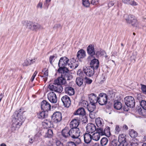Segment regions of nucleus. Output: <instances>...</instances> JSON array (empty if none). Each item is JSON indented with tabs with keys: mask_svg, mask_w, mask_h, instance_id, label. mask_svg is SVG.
Masks as SVG:
<instances>
[{
	"mask_svg": "<svg viewBox=\"0 0 146 146\" xmlns=\"http://www.w3.org/2000/svg\"><path fill=\"white\" fill-rule=\"evenodd\" d=\"M88 98L90 104H96L98 102V97L94 93L89 94L88 95Z\"/></svg>",
	"mask_w": 146,
	"mask_h": 146,
	"instance_id": "nucleus-16",
	"label": "nucleus"
},
{
	"mask_svg": "<svg viewBox=\"0 0 146 146\" xmlns=\"http://www.w3.org/2000/svg\"><path fill=\"white\" fill-rule=\"evenodd\" d=\"M47 97L51 103H55L57 100L56 94L53 92L49 93L47 95Z\"/></svg>",
	"mask_w": 146,
	"mask_h": 146,
	"instance_id": "nucleus-14",
	"label": "nucleus"
},
{
	"mask_svg": "<svg viewBox=\"0 0 146 146\" xmlns=\"http://www.w3.org/2000/svg\"><path fill=\"white\" fill-rule=\"evenodd\" d=\"M114 108L116 110H119V100L118 98L117 100H114Z\"/></svg>",
	"mask_w": 146,
	"mask_h": 146,
	"instance_id": "nucleus-42",
	"label": "nucleus"
},
{
	"mask_svg": "<svg viewBox=\"0 0 146 146\" xmlns=\"http://www.w3.org/2000/svg\"><path fill=\"white\" fill-rule=\"evenodd\" d=\"M61 100L65 107H69L70 105L71 100L68 96L67 95L63 96L61 98Z\"/></svg>",
	"mask_w": 146,
	"mask_h": 146,
	"instance_id": "nucleus-15",
	"label": "nucleus"
},
{
	"mask_svg": "<svg viewBox=\"0 0 146 146\" xmlns=\"http://www.w3.org/2000/svg\"><path fill=\"white\" fill-rule=\"evenodd\" d=\"M119 146H127L126 135L124 134L119 135Z\"/></svg>",
	"mask_w": 146,
	"mask_h": 146,
	"instance_id": "nucleus-11",
	"label": "nucleus"
},
{
	"mask_svg": "<svg viewBox=\"0 0 146 146\" xmlns=\"http://www.w3.org/2000/svg\"><path fill=\"white\" fill-rule=\"evenodd\" d=\"M56 84L55 83L54 84H50L48 86L49 89L51 91H54L56 92Z\"/></svg>",
	"mask_w": 146,
	"mask_h": 146,
	"instance_id": "nucleus-38",
	"label": "nucleus"
},
{
	"mask_svg": "<svg viewBox=\"0 0 146 146\" xmlns=\"http://www.w3.org/2000/svg\"><path fill=\"white\" fill-rule=\"evenodd\" d=\"M99 61L96 59H94L92 60L90 63V67L93 68L94 70L97 69L99 66Z\"/></svg>",
	"mask_w": 146,
	"mask_h": 146,
	"instance_id": "nucleus-18",
	"label": "nucleus"
},
{
	"mask_svg": "<svg viewBox=\"0 0 146 146\" xmlns=\"http://www.w3.org/2000/svg\"><path fill=\"white\" fill-rule=\"evenodd\" d=\"M56 143L57 146H64L63 143L60 141L58 140L56 141Z\"/></svg>",
	"mask_w": 146,
	"mask_h": 146,
	"instance_id": "nucleus-54",
	"label": "nucleus"
},
{
	"mask_svg": "<svg viewBox=\"0 0 146 146\" xmlns=\"http://www.w3.org/2000/svg\"><path fill=\"white\" fill-rule=\"evenodd\" d=\"M94 70L93 68L90 66L84 67L83 71L85 74L87 76L91 77L94 73Z\"/></svg>",
	"mask_w": 146,
	"mask_h": 146,
	"instance_id": "nucleus-8",
	"label": "nucleus"
},
{
	"mask_svg": "<svg viewBox=\"0 0 146 146\" xmlns=\"http://www.w3.org/2000/svg\"><path fill=\"white\" fill-rule=\"evenodd\" d=\"M141 89L143 93L146 94V86L144 85H142Z\"/></svg>",
	"mask_w": 146,
	"mask_h": 146,
	"instance_id": "nucleus-49",
	"label": "nucleus"
},
{
	"mask_svg": "<svg viewBox=\"0 0 146 146\" xmlns=\"http://www.w3.org/2000/svg\"><path fill=\"white\" fill-rule=\"evenodd\" d=\"M124 19L127 24H131L133 27H137L139 25V23L137 18L132 14H125L124 16Z\"/></svg>",
	"mask_w": 146,
	"mask_h": 146,
	"instance_id": "nucleus-2",
	"label": "nucleus"
},
{
	"mask_svg": "<svg viewBox=\"0 0 146 146\" xmlns=\"http://www.w3.org/2000/svg\"><path fill=\"white\" fill-rule=\"evenodd\" d=\"M139 102L142 108L144 110H146V101L143 100L141 101V100H139Z\"/></svg>",
	"mask_w": 146,
	"mask_h": 146,
	"instance_id": "nucleus-40",
	"label": "nucleus"
},
{
	"mask_svg": "<svg viewBox=\"0 0 146 146\" xmlns=\"http://www.w3.org/2000/svg\"><path fill=\"white\" fill-rule=\"evenodd\" d=\"M68 70V68H66L62 69L59 71L58 70L57 71L59 73H61V76L66 80V79L67 80L69 79V73Z\"/></svg>",
	"mask_w": 146,
	"mask_h": 146,
	"instance_id": "nucleus-12",
	"label": "nucleus"
},
{
	"mask_svg": "<svg viewBox=\"0 0 146 146\" xmlns=\"http://www.w3.org/2000/svg\"><path fill=\"white\" fill-rule=\"evenodd\" d=\"M100 130H101V136L105 135L108 137L110 135V129L109 127H106L104 130L103 128Z\"/></svg>",
	"mask_w": 146,
	"mask_h": 146,
	"instance_id": "nucleus-25",
	"label": "nucleus"
},
{
	"mask_svg": "<svg viewBox=\"0 0 146 146\" xmlns=\"http://www.w3.org/2000/svg\"><path fill=\"white\" fill-rule=\"evenodd\" d=\"M129 4L133 6H136L137 5V3L136 2H135L134 0L131 1V0H130V1Z\"/></svg>",
	"mask_w": 146,
	"mask_h": 146,
	"instance_id": "nucleus-52",
	"label": "nucleus"
},
{
	"mask_svg": "<svg viewBox=\"0 0 146 146\" xmlns=\"http://www.w3.org/2000/svg\"><path fill=\"white\" fill-rule=\"evenodd\" d=\"M53 134L52 131L51 129L48 130L47 132L44 136L45 137H51Z\"/></svg>",
	"mask_w": 146,
	"mask_h": 146,
	"instance_id": "nucleus-36",
	"label": "nucleus"
},
{
	"mask_svg": "<svg viewBox=\"0 0 146 146\" xmlns=\"http://www.w3.org/2000/svg\"><path fill=\"white\" fill-rule=\"evenodd\" d=\"M79 120L78 119H74L70 122V127L73 128H78L77 127L79 125Z\"/></svg>",
	"mask_w": 146,
	"mask_h": 146,
	"instance_id": "nucleus-20",
	"label": "nucleus"
},
{
	"mask_svg": "<svg viewBox=\"0 0 146 146\" xmlns=\"http://www.w3.org/2000/svg\"><path fill=\"white\" fill-rule=\"evenodd\" d=\"M69 59L66 56L61 57L59 60L58 66L59 68L58 69L60 71L61 69L64 68H67L66 66H68Z\"/></svg>",
	"mask_w": 146,
	"mask_h": 146,
	"instance_id": "nucleus-3",
	"label": "nucleus"
},
{
	"mask_svg": "<svg viewBox=\"0 0 146 146\" xmlns=\"http://www.w3.org/2000/svg\"><path fill=\"white\" fill-rule=\"evenodd\" d=\"M102 119H100V118H97L96 119V123L98 128L97 129H101L103 128V127L104 125V123L102 122Z\"/></svg>",
	"mask_w": 146,
	"mask_h": 146,
	"instance_id": "nucleus-27",
	"label": "nucleus"
},
{
	"mask_svg": "<svg viewBox=\"0 0 146 146\" xmlns=\"http://www.w3.org/2000/svg\"><path fill=\"white\" fill-rule=\"evenodd\" d=\"M23 65V66H27L29 65V63L28 59L25 60L24 62L22 64Z\"/></svg>",
	"mask_w": 146,
	"mask_h": 146,
	"instance_id": "nucleus-50",
	"label": "nucleus"
},
{
	"mask_svg": "<svg viewBox=\"0 0 146 146\" xmlns=\"http://www.w3.org/2000/svg\"><path fill=\"white\" fill-rule=\"evenodd\" d=\"M67 146H76V145L74 142L70 141L68 143Z\"/></svg>",
	"mask_w": 146,
	"mask_h": 146,
	"instance_id": "nucleus-51",
	"label": "nucleus"
},
{
	"mask_svg": "<svg viewBox=\"0 0 146 146\" xmlns=\"http://www.w3.org/2000/svg\"><path fill=\"white\" fill-rule=\"evenodd\" d=\"M54 83L58 85L65 84L66 83V80L62 76L59 77L57 79L55 80L54 81Z\"/></svg>",
	"mask_w": 146,
	"mask_h": 146,
	"instance_id": "nucleus-26",
	"label": "nucleus"
},
{
	"mask_svg": "<svg viewBox=\"0 0 146 146\" xmlns=\"http://www.w3.org/2000/svg\"><path fill=\"white\" fill-rule=\"evenodd\" d=\"M96 104H90V103L88 105L87 108L88 111L90 112V117L93 118L92 112L96 108Z\"/></svg>",
	"mask_w": 146,
	"mask_h": 146,
	"instance_id": "nucleus-23",
	"label": "nucleus"
},
{
	"mask_svg": "<svg viewBox=\"0 0 146 146\" xmlns=\"http://www.w3.org/2000/svg\"><path fill=\"white\" fill-rule=\"evenodd\" d=\"M43 29V27L37 23H33L31 30L34 31L38 29Z\"/></svg>",
	"mask_w": 146,
	"mask_h": 146,
	"instance_id": "nucleus-32",
	"label": "nucleus"
},
{
	"mask_svg": "<svg viewBox=\"0 0 146 146\" xmlns=\"http://www.w3.org/2000/svg\"><path fill=\"white\" fill-rule=\"evenodd\" d=\"M84 142L88 144L92 139V135L89 133H86L84 134Z\"/></svg>",
	"mask_w": 146,
	"mask_h": 146,
	"instance_id": "nucleus-22",
	"label": "nucleus"
},
{
	"mask_svg": "<svg viewBox=\"0 0 146 146\" xmlns=\"http://www.w3.org/2000/svg\"><path fill=\"white\" fill-rule=\"evenodd\" d=\"M86 112L84 109L82 108H79L74 113L75 115H84L85 114Z\"/></svg>",
	"mask_w": 146,
	"mask_h": 146,
	"instance_id": "nucleus-30",
	"label": "nucleus"
},
{
	"mask_svg": "<svg viewBox=\"0 0 146 146\" xmlns=\"http://www.w3.org/2000/svg\"><path fill=\"white\" fill-rule=\"evenodd\" d=\"M88 104H89L87 101L86 100H84L82 101L80 104V105L81 106H83L85 108H87Z\"/></svg>",
	"mask_w": 146,
	"mask_h": 146,
	"instance_id": "nucleus-43",
	"label": "nucleus"
},
{
	"mask_svg": "<svg viewBox=\"0 0 146 146\" xmlns=\"http://www.w3.org/2000/svg\"><path fill=\"white\" fill-rule=\"evenodd\" d=\"M37 73V72L36 71L34 72L30 80L31 82L33 81Z\"/></svg>",
	"mask_w": 146,
	"mask_h": 146,
	"instance_id": "nucleus-56",
	"label": "nucleus"
},
{
	"mask_svg": "<svg viewBox=\"0 0 146 146\" xmlns=\"http://www.w3.org/2000/svg\"><path fill=\"white\" fill-rule=\"evenodd\" d=\"M86 82L87 84H90L92 83V80L91 79H86Z\"/></svg>",
	"mask_w": 146,
	"mask_h": 146,
	"instance_id": "nucleus-64",
	"label": "nucleus"
},
{
	"mask_svg": "<svg viewBox=\"0 0 146 146\" xmlns=\"http://www.w3.org/2000/svg\"><path fill=\"white\" fill-rule=\"evenodd\" d=\"M41 107L42 110L47 112L50 109L51 106L46 101L43 100L41 103Z\"/></svg>",
	"mask_w": 146,
	"mask_h": 146,
	"instance_id": "nucleus-13",
	"label": "nucleus"
},
{
	"mask_svg": "<svg viewBox=\"0 0 146 146\" xmlns=\"http://www.w3.org/2000/svg\"><path fill=\"white\" fill-rule=\"evenodd\" d=\"M83 5L86 7H89L90 3L88 0H82Z\"/></svg>",
	"mask_w": 146,
	"mask_h": 146,
	"instance_id": "nucleus-44",
	"label": "nucleus"
},
{
	"mask_svg": "<svg viewBox=\"0 0 146 146\" xmlns=\"http://www.w3.org/2000/svg\"><path fill=\"white\" fill-rule=\"evenodd\" d=\"M86 131L89 133H92L94 132L96 130L97 128H96V125L94 124L89 123L87 124L86 127Z\"/></svg>",
	"mask_w": 146,
	"mask_h": 146,
	"instance_id": "nucleus-10",
	"label": "nucleus"
},
{
	"mask_svg": "<svg viewBox=\"0 0 146 146\" xmlns=\"http://www.w3.org/2000/svg\"><path fill=\"white\" fill-rule=\"evenodd\" d=\"M115 133L117 134L119 133V126L118 125L116 126L115 130Z\"/></svg>",
	"mask_w": 146,
	"mask_h": 146,
	"instance_id": "nucleus-62",
	"label": "nucleus"
},
{
	"mask_svg": "<svg viewBox=\"0 0 146 146\" xmlns=\"http://www.w3.org/2000/svg\"><path fill=\"white\" fill-rule=\"evenodd\" d=\"M56 58V54L51 56L49 58V62L51 64H52V61L54 58Z\"/></svg>",
	"mask_w": 146,
	"mask_h": 146,
	"instance_id": "nucleus-47",
	"label": "nucleus"
},
{
	"mask_svg": "<svg viewBox=\"0 0 146 146\" xmlns=\"http://www.w3.org/2000/svg\"><path fill=\"white\" fill-rule=\"evenodd\" d=\"M61 133L62 137L61 138V140L64 141V142L66 141V139L70 137V129L66 127L62 130Z\"/></svg>",
	"mask_w": 146,
	"mask_h": 146,
	"instance_id": "nucleus-6",
	"label": "nucleus"
},
{
	"mask_svg": "<svg viewBox=\"0 0 146 146\" xmlns=\"http://www.w3.org/2000/svg\"><path fill=\"white\" fill-rule=\"evenodd\" d=\"M62 113L59 111L54 112L52 116L53 121L55 123L60 122L62 119Z\"/></svg>",
	"mask_w": 146,
	"mask_h": 146,
	"instance_id": "nucleus-7",
	"label": "nucleus"
},
{
	"mask_svg": "<svg viewBox=\"0 0 146 146\" xmlns=\"http://www.w3.org/2000/svg\"><path fill=\"white\" fill-rule=\"evenodd\" d=\"M101 130L100 129H96V132L94 133L92 135V139L96 141L99 140L101 135Z\"/></svg>",
	"mask_w": 146,
	"mask_h": 146,
	"instance_id": "nucleus-21",
	"label": "nucleus"
},
{
	"mask_svg": "<svg viewBox=\"0 0 146 146\" xmlns=\"http://www.w3.org/2000/svg\"><path fill=\"white\" fill-rule=\"evenodd\" d=\"M20 110L16 111L13 114V118L12 120L13 123L11 127L12 131H15L17 128H19L24 121L25 117L23 115L24 111L21 112Z\"/></svg>",
	"mask_w": 146,
	"mask_h": 146,
	"instance_id": "nucleus-1",
	"label": "nucleus"
},
{
	"mask_svg": "<svg viewBox=\"0 0 146 146\" xmlns=\"http://www.w3.org/2000/svg\"><path fill=\"white\" fill-rule=\"evenodd\" d=\"M68 66L72 69L76 68L78 66V62L74 58L70 59L69 60Z\"/></svg>",
	"mask_w": 146,
	"mask_h": 146,
	"instance_id": "nucleus-17",
	"label": "nucleus"
},
{
	"mask_svg": "<svg viewBox=\"0 0 146 146\" xmlns=\"http://www.w3.org/2000/svg\"><path fill=\"white\" fill-rule=\"evenodd\" d=\"M70 137L72 138L75 137H79L80 131L79 128H71L70 129Z\"/></svg>",
	"mask_w": 146,
	"mask_h": 146,
	"instance_id": "nucleus-9",
	"label": "nucleus"
},
{
	"mask_svg": "<svg viewBox=\"0 0 146 146\" xmlns=\"http://www.w3.org/2000/svg\"><path fill=\"white\" fill-rule=\"evenodd\" d=\"M98 3V0H92L91 1V3L93 5H96Z\"/></svg>",
	"mask_w": 146,
	"mask_h": 146,
	"instance_id": "nucleus-58",
	"label": "nucleus"
},
{
	"mask_svg": "<svg viewBox=\"0 0 146 146\" xmlns=\"http://www.w3.org/2000/svg\"><path fill=\"white\" fill-rule=\"evenodd\" d=\"M46 111H43L40 112L39 113H37L38 117L39 118L41 119L46 117L47 115V114H46Z\"/></svg>",
	"mask_w": 146,
	"mask_h": 146,
	"instance_id": "nucleus-31",
	"label": "nucleus"
},
{
	"mask_svg": "<svg viewBox=\"0 0 146 146\" xmlns=\"http://www.w3.org/2000/svg\"><path fill=\"white\" fill-rule=\"evenodd\" d=\"M40 134H37L34 137V139L35 141H37L39 137Z\"/></svg>",
	"mask_w": 146,
	"mask_h": 146,
	"instance_id": "nucleus-61",
	"label": "nucleus"
},
{
	"mask_svg": "<svg viewBox=\"0 0 146 146\" xmlns=\"http://www.w3.org/2000/svg\"><path fill=\"white\" fill-rule=\"evenodd\" d=\"M63 89V88L62 85L56 84V92L60 93L62 91Z\"/></svg>",
	"mask_w": 146,
	"mask_h": 146,
	"instance_id": "nucleus-37",
	"label": "nucleus"
},
{
	"mask_svg": "<svg viewBox=\"0 0 146 146\" xmlns=\"http://www.w3.org/2000/svg\"><path fill=\"white\" fill-rule=\"evenodd\" d=\"M120 106H121V107L119 108V111L121 110H123L124 111H127L129 110L128 106L125 105H124L123 106H122V104L121 103Z\"/></svg>",
	"mask_w": 146,
	"mask_h": 146,
	"instance_id": "nucleus-41",
	"label": "nucleus"
},
{
	"mask_svg": "<svg viewBox=\"0 0 146 146\" xmlns=\"http://www.w3.org/2000/svg\"><path fill=\"white\" fill-rule=\"evenodd\" d=\"M86 56V52L83 49L80 50L77 52V57L78 59L83 58Z\"/></svg>",
	"mask_w": 146,
	"mask_h": 146,
	"instance_id": "nucleus-28",
	"label": "nucleus"
},
{
	"mask_svg": "<svg viewBox=\"0 0 146 146\" xmlns=\"http://www.w3.org/2000/svg\"><path fill=\"white\" fill-rule=\"evenodd\" d=\"M44 125H46L47 127H50V122L49 121H45L44 122Z\"/></svg>",
	"mask_w": 146,
	"mask_h": 146,
	"instance_id": "nucleus-53",
	"label": "nucleus"
},
{
	"mask_svg": "<svg viewBox=\"0 0 146 146\" xmlns=\"http://www.w3.org/2000/svg\"><path fill=\"white\" fill-rule=\"evenodd\" d=\"M124 101L125 104L130 108H133L135 106V102L134 98L131 96L126 97Z\"/></svg>",
	"mask_w": 146,
	"mask_h": 146,
	"instance_id": "nucleus-5",
	"label": "nucleus"
},
{
	"mask_svg": "<svg viewBox=\"0 0 146 146\" xmlns=\"http://www.w3.org/2000/svg\"><path fill=\"white\" fill-rule=\"evenodd\" d=\"M108 142V139L106 137L103 138L101 141V144L102 146L106 145Z\"/></svg>",
	"mask_w": 146,
	"mask_h": 146,
	"instance_id": "nucleus-39",
	"label": "nucleus"
},
{
	"mask_svg": "<svg viewBox=\"0 0 146 146\" xmlns=\"http://www.w3.org/2000/svg\"><path fill=\"white\" fill-rule=\"evenodd\" d=\"M87 50L88 54L92 56L94 55L95 54L93 45L90 44L87 47Z\"/></svg>",
	"mask_w": 146,
	"mask_h": 146,
	"instance_id": "nucleus-24",
	"label": "nucleus"
},
{
	"mask_svg": "<svg viewBox=\"0 0 146 146\" xmlns=\"http://www.w3.org/2000/svg\"><path fill=\"white\" fill-rule=\"evenodd\" d=\"M136 110L140 115H143V113L144 110H142L141 108L138 107L136 108Z\"/></svg>",
	"mask_w": 146,
	"mask_h": 146,
	"instance_id": "nucleus-46",
	"label": "nucleus"
},
{
	"mask_svg": "<svg viewBox=\"0 0 146 146\" xmlns=\"http://www.w3.org/2000/svg\"><path fill=\"white\" fill-rule=\"evenodd\" d=\"M74 141V142L76 144H79L81 143V141L80 138L79 137H76L72 138Z\"/></svg>",
	"mask_w": 146,
	"mask_h": 146,
	"instance_id": "nucleus-35",
	"label": "nucleus"
},
{
	"mask_svg": "<svg viewBox=\"0 0 146 146\" xmlns=\"http://www.w3.org/2000/svg\"><path fill=\"white\" fill-rule=\"evenodd\" d=\"M33 23H32L31 22L29 21L28 22H27V27L29 29H31V28L32 27V25H33Z\"/></svg>",
	"mask_w": 146,
	"mask_h": 146,
	"instance_id": "nucleus-48",
	"label": "nucleus"
},
{
	"mask_svg": "<svg viewBox=\"0 0 146 146\" xmlns=\"http://www.w3.org/2000/svg\"><path fill=\"white\" fill-rule=\"evenodd\" d=\"M64 90L65 93L68 95L72 96L74 94V89L72 87L68 86H66Z\"/></svg>",
	"mask_w": 146,
	"mask_h": 146,
	"instance_id": "nucleus-19",
	"label": "nucleus"
},
{
	"mask_svg": "<svg viewBox=\"0 0 146 146\" xmlns=\"http://www.w3.org/2000/svg\"><path fill=\"white\" fill-rule=\"evenodd\" d=\"M129 134L131 137L133 138H135L138 135L137 133L134 129L129 130Z\"/></svg>",
	"mask_w": 146,
	"mask_h": 146,
	"instance_id": "nucleus-33",
	"label": "nucleus"
},
{
	"mask_svg": "<svg viewBox=\"0 0 146 146\" xmlns=\"http://www.w3.org/2000/svg\"><path fill=\"white\" fill-rule=\"evenodd\" d=\"M106 53L105 51L103 50H101V56L105 55V57L106 58L107 56L106 55Z\"/></svg>",
	"mask_w": 146,
	"mask_h": 146,
	"instance_id": "nucleus-59",
	"label": "nucleus"
},
{
	"mask_svg": "<svg viewBox=\"0 0 146 146\" xmlns=\"http://www.w3.org/2000/svg\"><path fill=\"white\" fill-rule=\"evenodd\" d=\"M29 65H31L35 61V59H28Z\"/></svg>",
	"mask_w": 146,
	"mask_h": 146,
	"instance_id": "nucleus-60",
	"label": "nucleus"
},
{
	"mask_svg": "<svg viewBox=\"0 0 146 146\" xmlns=\"http://www.w3.org/2000/svg\"><path fill=\"white\" fill-rule=\"evenodd\" d=\"M76 82L77 84L80 86L83 84V79L80 77H78L76 78Z\"/></svg>",
	"mask_w": 146,
	"mask_h": 146,
	"instance_id": "nucleus-34",
	"label": "nucleus"
},
{
	"mask_svg": "<svg viewBox=\"0 0 146 146\" xmlns=\"http://www.w3.org/2000/svg\"><path fill=\"white\" fill-rule=\"evenodd\" d=\"M112 144L113 146H119L118 145V141L116 140H113L112 141Z\"/></svg>",
	"mask_w": 146,
	"mask_h": 146,
	"instance_id": "nucleus-55",
	"label": "nucleus"
},
{
	"mask_svg": "<svg viewBox=\"0 0 146 146\" xmlns=\"http://www.w3.org/2000/svg\"><path fill=\"white\" fill-rule=\"evenodd\" d=\"M48 69L46 68H44L42 71V74H43V75L42 76V77H44L43 79L45 82L47 80V76H48Z\"/></svg>",
	"mask_w": 146,
	"mask_h": 146,
	"instance_id": "nucleus-29",
	"label": "nucleus"
},
{
	"mask_svg": "<svg viewBox=\"0 0 146 146\" xmlns=\"http://www.w3.org/2000/svg\"><path fill=\"white\" fill-rule=\"evenodd\" d=\"M108 96L104 93H100L98 97V102L101 105H106L107 102Z\"/></svg>",
	"mask_w": 146,
	"mask_h": 146,
	"instance_id": "nucleus-4",
	"label": "nucleus"
},
{
	"mask_svg": "<svg viewBox=\"0 0 146 146\" xmlns=\"http://www.w3.org/2000/svg\"><path fill=\"white\" fill-rule=\"evenodd\" d=\"M106 95L108 96V97L109 96L110 97H111L113 95L112 91L111 90L109 91L107 95Z\"/></svg>",
	"mask_w": 146,
	"mask_h": 146,
	"instance_id": "nucleus-57",
	"label": "nucleus"
},
{
	"mask_svg": "<svg viewBox=\"0 0 146 146\" xmlns=\"http://www.w3.org/2000/svg\"><path fill=\"white\" fill-rule=\"evenodd\" d=\"M42 3L39 2L37 6V8H40L41 9L42 7Z\"/></svg>",
	"mask_w": 146,
	"mask_h": 146,
	"instance_id": "nucleus-63",
	"label": "nucleus"
},
{
	"mask_svg": "<svg viewBox=\"0 0 146 146\" xmlns=\"http://www.w3.org/2000/svg\"><path fill=\"white\" fill-rule=\"evenodd\" d=\"M128 129V126L124 124L122 126H121L120 128H119V131H125L127 130Z\"/></svg>",
	"mask_w": 146,
	"mask_h": 146,
	"instance_id": "nucleus-45",
	"label": "nucleus"
}]
</instances>
